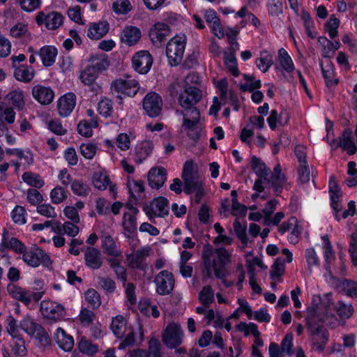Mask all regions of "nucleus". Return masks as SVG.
Returning a JSON list of instances; mask_svg holds the SVG:
<instances>
[{
  "mask_svg": "<svg viewBox=\"0 0 357 357\" xmlns=\"http://www.w3.org/2000/svg\"><path fill=\"white\" fill-rule=\"evenodd\" d=\"M202 97V91L194 86L186 87L179 95L178 102L182 109L176 110V113L183 116L182 127L184 130H192L199 122L200 112L196 105Z\"/></svg>",
  "mask_w": 357,
  "mask_h": 357,
  "instance_id": "obj_1",
  "label": "nucleus"
},
{
  "mask_svg": "<svg viewBox=\"0 0 357 357\" xmlns=\"http://www.w3.org/2000/svg\"><path fill=\"white\" fill-rule=\"evenodd\" d=\"M20 326L29 335L35 337L40 347H46L51 344V338L45 329L29 316L23 319Z\"/></svg>",
  "mask_w": 357,
  "mask_h": 357,
  "instance_id": "obj_2",
  "label": "nucleus"
},
{
  "mask_svg": "<svg viewBox=\"0 0 357 357\" xmlns=\"http://www.w3.org/2000/svg\"><path fill=\"white\" fill-rule=\"evenodd\" d=\"M139 89L138 81L128 75L116 79L111 83V91L120 98L121 95L132 97L137 94Z\"/></svg>",
  "mask_w": 357,
  "mask_h": 357,
  "instance_id": "obj_3",
  "label": "nucleus"
},
{
  "mask_svg": "<svg viewBox=\"0 0 357 357\" xmlns=\"http://www.w3.org/2000/svg\"><path fill=\"white\" fill-rule=\"evenodd\" d=\"M326 303V302H324L320 306H312L307 309L305 320L311 332H318L320 328L319 324L326 323L330 318H335L333 314L324 311V308L326 310L328 308L324 307Z\"/></svg>",
  "mask_w": 357,
  "mask_h": 357,
  "instance_id": "obj_4",
  "label": "nucleus"
},
{
  "mask_svg": "<svg viewBox=\"0 0 357 357\" xmlns=\"http://www.w3.org/2000/svg\"><path fill=\"white\" fill-rule=\"evenodd\" d=\"M186 39L184 36H176L167 44L166 55L172 66H178L183 56Z\"/></svg>",
  "mask_w": 357,
  "mask_h": 357,
  "instance_id": "obj_5",
  "label": "nucleus"
},
{
  "mask_svg": "<svg viewBox=\"0 0 357 357\" xmlns=\"http://www.w3.org/2000/svg\"><path fill=\"white\" fill-rule=\"evenodd\" d=\"M22 259L32 267H38L40 265L49 267L52 264L50 256L38 246L32 247L28 251L26 250L23 253Z\"/></svg>",
  "mask_w": 357,
  "mask_h": 357,
  "instance_id": "obj_6",
  "label": "nucleus"
},
{
  "mask_svg": "<svg viewBox=\"0 0 357 357\" xmlns=\"http://www.w3.org/2000/svg\"><path fill=\"white\" fill-rule=\"evenodd\" d=\"M182 178L184 182V192L188 195L195 192L201 186L197 171L194 169L193 162L188 160L183 168Z\"/></svg>",
  "mask_w": 357,
  "mask_h": 357,
  "instance_id": "obj_7",
  "label": "nucleus"
},
{
  "mask_svg": "<svg viewBox=\"0 0 357 357\" xmlns=\"http://www.w3.org/2000/svg\"><path fill=\"white\" fill-rule=\"evenodd\" d=\"M183 339V332L181 325L172 322L164 330L162 335V342L170 349H175L179 346Z\"/></svg>",
  "mask_w": 357,
  "mask_h": 357,
  "instance_id": "obj_8",
  "label": "nucleus"
},
{
  "mask_svg": "<svg viewBox=\"0 0 357 357\" xmlns=\"http://www.w3.org/2000/svg\"><path fill=\"white\" fill-rule=\"evenodd\" d=\"M144 211L151 221L155 218H165L169 214V202L164 197H158L146 205Z\"/></svg>",
  "mask_w": 357,
  "mask_h": 357,
  "instance_id": "obj_9",
  "label": "nucleus"
},
{
  "mask_svg": "<svg viewBox=\"0 0 357 357\" xmlns=\"http://www.w3.org/2000/svg\"><path fill=\"white\" fill-rule=\"evenodd\" d=\"M9 295L14 299L21 301L26 305L31 302V300L38 301L43 296V292H33L26 290L15 284H10L7 287Z\"/></svg>",
  "mask_w": 357,
  "mask_h": 357,
  "instance_id": "obj_10",
  "label": "nucleus"
},
{
  "mask_svg": "<svg viewBox=\"0 0 357 357\" xmlns=\"http://www.w3.org/2000/svg\"><path fill=\"white\" fill-rule=\"evenodd\" d=\"M155 291L162 296L169 295L174 290V278L173 274L164 270L158 273L154 279Z\"/></svg>",
  "mask_w": 357,
  "mask_h": 357,
  "instance_id": "obj_11",
  "label": "nucleus"
},
{
  "mask_svg": "<svg viewBox=\"0 0 357 357\" xmlns=\"http://www.w3.org/2000/svg\"><path fill=\"white\" fill-rule=\"evenodd\" d=\"M40 312L45 319L54 321L61 320L66 316L65 307L51 301L41 302Z\"/></svg>",
  "mask_w": 357,
  "mask_h": 357,
  "instance_id": "obj_12",
  "label": "nucleus"
},
{
  "mask_svg": "<svg viewBox=\"0 0 357 357\" xmlns=\"http://www.w3.org/2000/svg\"><path fill=\"white\" fill-rule=\"evenodd\" d=\"M143 109L150 117H157L161 114L163 102L162 98L155 92L148 93L143 99Z\"/></svg>",
  "mask_w": 357,
  "mask_h": 357,
  "instance_id": "obj_13",
  "label": "nucleus"
},
{
  "mask_svg": "<svg viewBox=\"0 0 357 357\" xmlns=\"http://www.w3.org/2000/svg\"><path fill=\"white\" fill-rule=\"evenodd\" d=\"M153 63V59L148 51L137 52L132 59V68L139 74H146Z\"/></svg>",
  "mask_w": 357,
  "mask_h": 357,
  "instance_id": "obj_14",
  "label": "nucleus"
},
{
  "mask_svg": "<svg viewBox=\"0 0 357 357\" xmlns=\"http://www.w3.org/2000/svg\"><path fill=\"white\" fill-rule=\"evenodd\" d=\"M63 15L57 12H51L47 15L39 12L36 17L38 25L45 24L47 29L51 30L59 28L63 23Z\"/></svg>",
  "mask_w": 357,
  "mask_h": 357,
  "instance_id": "obj_15",
  "label": "nucleus"
},
{
  "mask_svg": "<svg viewBox=\"0 0 357 357\" xmlns=\"http://www.w3.org/2000/svg\"><path fill=\"white\" fill-rule=\"evenodd\" d=\"M331 296V294L326 295L328 300L326 303L324 304V307H329L332 305L333 310L342 320L350 319L354 313V308L353 305L351 303H346L342 301H337L336 303H333L329 298Z\"/></svg>",
  "mask_w": 357,
  "mask_h": 357,
  "instance_id": "obj_16",
  "label": "nucleus"
},
{
  "mask_svg": "<svg viewBox=\"0 0 357 357\" xmlns=\"http://www.w3.org/2000/svg\"><path fill=\"white\" fill-rule=\"evenodd\" d=\"M153 144L151 141L144 140L138 143L133 151L132 158L137 164H141L152 152Z\"/></svg>",
  "mask_w": 357,
  "mask_h": 357,
  "instance_id": "obj_17",
  "label": "nucleus"
},
{
  "mask_svg": "<svg viewBox=\"0 0 357 357\" xmlns=\"http://www.w3.org/2000/svg\"><path fill=\"white\" fill-rule=\"evenodd\" d=\"M76 105V96L73 93H68L60 98L57 104L58 112L61 116H68Z\"/></svg>",
  "mask_w": 357,
  "mask_h": 357,
  "instance_id": "obj_18",
  "label": "nucleus"
},
{
  "mask_svg": "<svg viewBox=\"0 0 357 357\" xmlns=\"http://www.w3.org/2000/svg\"><path fill=\"white\" fill-rule=\"evenodd\" d=\"M167 179V171L162 167L151 168L148 174L149 184L152 188L159 189Z\"/></svg>",
  "mask_w": 357,
  "mask_h": 357,
  "instance_id": "obj_19",
  "label": "nucleus"
},
{
  "mask_svg": "<svg viewBox=\"0 0 357 357\" xmlns=\"http://www.w3.org/2000/svg\"><path fill=\"white\" fill-rule=\"evenodd\" d=\"M215 254V249L211 245L206 244L203 248L202 257L204 266V274L205 277L211 278L212 276L213 266L215 265L216 260L212 259L213 256Z\"/></svg>",
  "mask_w": 357,
  "mask_h": 357,
  "instance_id": "obj_20",
  "label": "nucleus"
},
{
  "mask_svg": "<svg viewBox=\"0 0 357 357\" xmlns=\"http://www.w3.org/2000/svg\"><path fill=\"white\" fill-rule=\"evenodd\" d=\"M32 96L40 104L49 105L54 99V93L50 87L38 84L33 87Z\"/></svg>",
  "mask_w": 357,
  "mask_h": 357,
  "instance_id": "obj_21",
  "label": "nucleus"
},
{
  "mask_svg": "<svg viewBox=\"0 0 357 357\" xmlns=\"http://www.w3.org/2000/svg\"><path fill=\"white\" fill-rule=\"evenodd\" d=\"M170 33L169 27L162 22H158L151 28L149 37L154 44L161 43Z\"/></svg>",
  "mask_w": 357,
  "mask_h": 357,
  "instance_id": "obj_22",
  "label": "nucleus"
},
{
  "mask_svg": "<svg viewBox=\"0 0 357 357\" xmlns=\"http://www.w3.org/2000/svg\"><path fill=\"white\" fill-rule=\"evenodd\" d=\"M85 264L86 266L98 269L102 265L101 252L94 247H88L84 253Z\"/></svg>",
  "mask_w": 357,
  "mask_h": 357,
  "instance_id": "obj_23",
  "label": "nucleus"
},
{
  "mask_svg": "<svg viewBox=\"0 0 357 357\" xmlns=\"http://www.w3.org/2000/svg\"><path fill=\"white\" fill-rule=\"evenodd\" d=\"M102 247L105 254L118 258L122 257V251L119 248L116 241L109 234L101 236Z\"/></svg>",
  "mask_w": 357,
  "mask_h": 357,
  "instance_id": "obj_24",
  "label": "nucleus"
},
{
  "mask_svg": "<svg viewBox=\"0 0 357 357\" xmlns=\"http://www.w3.org/2000/svg\"><path fill=\"white\" fill-rule=\"evenodd\" d=\"M92 182L96 188L100 190H104L109 185V190L111 194L115 197L116 186L110 184L109 176L101 172H96L92 178Z\"/></svg>",
  "mask_w": 357,
  "mask_h": 357,
  "instance_id": "obj_25",
  "label": "nucleus"
},
{
  "mask_svg": "<svg viewBox=\"0 0 357 357\" xmlns=\"http://www.w3.org/2000/svg\"><path fill=\"white\" fill-rule=\"evenodd\" d=\"M89 62V64L88 66L99 75L106 70L110 65L108 56L105 54L91 56Z\"/></svg>",
  "mask_w": 357,
  "mask_h": 357,
  "instance_id": "obj_26",
  "label": "nucleus"
},
{
  "mask_svg": "<svg viewBox=\"0 0 357 357\" xmlns=\"http://www.w3.org/2000/svg\"><path fill=\"white\" fill-rule=\"evenodd\" d=\"M149 252L150 248L148 247L133 252L128 257L130 266L134 268L144 269L142 262L149 255Z\"/></svg>",
  "mask_w": 357,
  "mask_h": 357,
  "instance_id": "obj_27",
  "label": "nucleus"
},
{
  "mask_svg": "<svg viewBox=\"0 0 357 357\" xmlns=\"http://www.w3.org/2000/svg\"><path fill=\"white\" fill-rule=\"evenodd\" d=\"M14 76L18 81L29 83L34 77L36 71L32 66L26 65H19L14 68Z\"/></svg>",
  "mask_w": 357,
  "mask_h": 357,
  "instance_id": "obj_28",
  "label": "nucleus"
},
{
  "mask_svg": "<svg viewBox=\"0 0 357 357\" xmlns=\"http://www.w3.org/2000/svg\"><path fill=\"white\" fill-rule=\"evenodd\" d=\"M121 41L128 46L135 45L141 38V31L135 26H126L121 34Z\"/></svg>",
  "mask_w": 357,
  "mask_h": 357,
  "instance_id": "obj_29",
  "label": "nucleus"
},
{
  "mask_svg": "<svg viewBox=\"0 0 357 357\" xmlns=\"http://www.w3.org/2000/svg\"><path fill=\"white\" fill-rule=\"evenodd\" d=\"M54 339L59 347L66 351H70L74 346L73 337L66 334L61 328H59L55 333Z\"/></svg>",
  "mask_w": 357,
  "mask_h": 357,
  "instance_id": "obj_30",
  "label": "nucleus"
},
{
  "mask_svg": "<svg viewBox=\"0 0 357 357\" xmlns=\"http://www.w3.org/2000/svg\"><path fill=\"white\" fill-rule=\"evenodd\" d=\"M109 31V24L102 21L91 24L88 29L87 36L92 40H99Z\"/></svg>",
  "mask_w": 357,
  "mask_h": 357,
  "instance_id": "obj_31",
  "label": "nucleus"
},
{
  "mask_svg": "<svg viewBox=\"0 0 357 357\" xmlns=\"http://www.w3.org/2000/svg\"><path fill=\"white\" fill-rule=\"evenodd\" d=\"M99 74H98L93 69L89 66H87L84 70H83L79 75L81 82L88 86H93V90L98 91L100 89V87L95 83L96 79L98 78Z\"/></svg>",
  "mask_w": 357,
  "mask_h": 357,
  "instance_id": "obj_32",
  "label": "nucleus"
},
{
  "mask_svg": "<svg viewBox=\"0 0 357 357\" xmlns=\"http://www.w3.org/2000/svg\"><path fill=\"white\" fill-rule=\"evenodd\" d=\"M38 54L43 66L49 67L55 62L57 50L54 46L46 45L40 48Z\"/></svg>",
  "mask_w": 357,
  "mask_h": 357,
  "instance_id": "obj_33",
  "label": "nucleus"
},
{
  "mask_svg": "<svg viewBox=\"0 0 357 357\" xmlns=\"http://www.w3.org/2000/svg\"><path fill=\"white\" fill-rule=\"evenodd\" d=\"M139 210L133 206H130V211L126 212L123 217V227L128 233H133L137 228V220L135 215L138 213Z\"/></svg>",
  "mask_w": 357,
  "mask_h": 357,
  "instance_id": "obj_34",
  "label": "nucleus"
},
{
  "mask_svg": "<svg viewBox=\"0 0 357 357\" xmlns=\"http://www.w3.org/2000/svg\"><path fill=\"white\" fill-rule=\"evenodd\" d=\"M339 146L347 151L349 155L356 152L357 148L353 141L352 132L351 130H345L340 137Z\"/></svg>",
  "mask_w": 357,
  "mask_h": 357,
  "instance_id": "obj_35",
  "label": "nucleus"
},
{
  "mask_svg": "<svg viewBox=\"0 0 357 357\" xmlns=\"http://www.w3.org/2000/svg\"><path fill=\"white\" fill-rule=\"evenodd\" d=\"M107 262L110 268L114 272L116 278L121 280L123 285L125 286L127 280V271L126 268L121 264L120 261L117 258L108 259Z\"/></svg>",
  "mask_w": 357,
  "mask_h": 357,
  "instance_id": "obj_36",
  "label": "nucleus"
},
{
  "mask_svg": "<svg viewBox=\"0 0 357 357\" xmlns=\"http://www.w3.org/2000/svg\"><path fill=\"white\" fill-rule=\"evenodd\" d=\"M113 333L118 338H121L126 332V321L121 315H118L112 319L110 326Z\"/></svg>",
  "mask_w": 357,
  "mask_h": 357,
  "instance_id": "obj_37",
  "label": "nucleus"
},
{
  "mask_svg": "<svg viewBox=\"0 0 357 357\" xmlns=\"http://www.w3.org/2000/svg\"><path fill=\"white\" fill-rule=\"evenodd\" d=\"M251 167L259 178H263L264 180L268 179L270 169L259 158L256 156L252 157Z\"/></svg>",
  "mask_w": 357,
  "mask_h": 357,
  "instance_id": "obj_38",
  "label": "nucleus"
},
{
  "mask_svg": "<svg viewBox=\"0 0 357 357\" xmlns=\"http://www.w3.org/2000/svg\"><path fill=\"white\" fill-rule=\"evenodd\" d=\"M278 61L282 68L287 73H291L294 70L293 61L287 52L280 48L278 51Z\"/></svg>",
  "mask_w": 357,
  "mask_h": 357,
  "instance_id": "obj_39",
  "label": "nucleus"
},
{
  "mask_svg": "<svg viewBox=\"0 0 357 357\" xmlns=\"http://www.w3.org/2000/svg\"><path fill=\"white\" fill-rule=\"evenodd\" d=\"M139 310L146 316L152 315L154 318L160 316V312L155 305H152L149 299H143L139 301Z\"/></svg>",
  "mask_w": 357,
  "mask_h": 357,
  "instance_id": "obj_40",
  "label": "nucleus"
},
{
  "mask_svg": "<svg viewBox=\"0 0 357 357\" xmlns=\"http://www.w3.org/2000/svg\"><path fill=\"white\" fill-rule=\"evenodd\" d=\"M12 351L15 356L24 357L27 354V350L25 347V341L21 336L13 337Z\"/></svg>",
  "mask_w": 357,
  "mask_h": 357,
  "instance_id": "obj_41",
  "label": "nucleus"
},
{
  "mask_svg": "<svg viewBox=\"0 0 357 357\" xmlns=\"http://www.w3.org/2000/svg\"><path fill=\"white\" fill-rule=\"evenodd\" d=\"M98 126V121L91 119V122H88L86 120L82 121L77 125V131L78 132L86 137H89L93 134V128H96Z\"/></svg>",
  "mask_w": 357,
  "mask_h": 357,
  "instance_id": "obj_42",
  "label": "nucleus"
},
{
  "mask_svg": "<svg viewBox=\"0 0 357 357\" xmlns=\"http://www.w3.org/2000/svg\"><path fill=\"white\" fill-rule=\"evenodd\" d=\"M10 34L15 38H29L30 32L28 30L27 24L24 23H17L10 29Z\"/></svg>",
  "mask_w": 357,
  "mask_h": 357,
  "instance_id": "obj_43",
  "label": "nucleus"
},
{
  "mask_svg": "<svg viewBox=\"0 0 357 357\" xmlns=\"http://www.w3.org/2000/svg\"><path fill=\"white\" fill-rule=\"evenodd\" d=\"M7 98L11 101L13 105L18 110H22L25 105L24 96L22 91L14 90L7 95Z\"/></svg>",
  "mask_w": 357,
  "mask_h": 357,
  "instance_id": "obj_44",
  "label": "nucleus"
},
{
  "mask_svg": "<svg viewBox=\"0 0 357 357\" xmlns=\"http://www.w3.org/2000/svg\"><path fill=\"white\" fill-rule=\"evenodd\" d=\"M258 68L263 73H266L273 64V56L267 51L261 52V56L256 60Z\"/></svg>",
  "mask_w": 357,
  "mask_h": 357,
  "instance_id": "obj_45",
  "label": "nucleus"
},
{
  "mask_svg": "<svg viewBox=\"0 0 357 357\" xmlns=\"http://www.w3.org/2000/svg\"><path fill=\"white\" fill-rule=\"evenodd\" d=\"M71 190L73 193L80 197L87 196L91 190L90 187L80 180H75L72 182Z\"/></svg>",
  "mask_w": 357,
  "mask_h": 357,
  "instance_id": "obj_46",
  "label": "nucleus"
},
{
  "mask_svg": "<svg viewBox=\"0 0 357 357\" xmlns=\"http://www.w3.org/2000/svg\"><path fill=\"white\" fill-rule=\"evenodd\" d=\"M320 66L321 68L322 75L324 77L326 84L328 87L335 86L338 83V79L334 78V72L331 66H329L328 68H324L323 66V61H319Z\"/></svg>",
  "mask_w": 357,
  "mask_h": 357,
  "instance_id": "obj_47",
  "label": "nucleus"
},
{
  "mask_svg": "<svg viewBox=\"0 0 357 357\" xmlns=\"http://www.w3.org/2000/svg\"><path fill=\"white\" fill-rule=\"evenodd\" d=\"M282 113L280 114V117H278V114L277 110L273 109L271 112L270 116L268 118L267 121L268 123V125L270 128L272 130H275L277 126V122H278L279 124L284 126L289 121V116L287 113H285V118L284 120H282Z\"/></svg>",
  "mask_w": 357,
  "mask_h": 357,
  "instance_id": "obj_48",
  "label": "nucleus"
},
{
  "mask_svg": "<svg viewBox=\"0 0 357 357\" xmlns=\"http://www.w3.org/2000/svg\"><path fill=\"white\" fill-rule=\"evenodd\" d=\"M341 284L342 289L347 296L352 298H357V282L356 281L344 279Z\"/></svg>",
  "mask_w": 357,
  "mask_h": 357,
  "instance_id": "obj_49",
  "label": "nucleus"
},
{
  "mask_svg": "<svg viewBox=\"0 0 357 357\" xmlns=\"http://www.w3.org/2000/svg\"><path fill=\"white\" fill-rule=\"evenodd\" d=\"M22 179L28 185L37 188H42L45 183L39 175L33 174L31 172L24 173L22 175Z\"/></svg>",
  "mask_w": 357,
  "mask_h": 357,
  "instance_id": "obj_50",
  "label": "nucleus"
},
{
  "mask_svg": "<svg viewBox=\"0 0 357 357\" xmlns=\"http://www.w3.org/2000/svg\"><path fill=\"white\" fill-rule=\"evenodd\" d=\"M225 64L234 76L237 77L239 75L236 59L234 52L225 53Z\"/></svg>",
  "mask_w": 357,
  "mask_h": 357,
  "instance_id": "obj_51",
  "label": "nucleus"
},
{
  "mask_svg": "<svg viewBox=\"0 0 357 357\" xmlns=\"http://www.w3.org/2000/svg\"><path fill=\"white\" fill-rule=\"evenodd\" d=\"M199 299L205 307H208L214 301L213 291L210 286L203 287L199 293Z\"/></svg>",
  "mask_w": 357,
  "mask_h": 357,
  "instance_id": "obj_52",
  "label": "nucleus"
},
{
  "mask_svg": "<svg viewBox=\"0 0 357 357\" xmlns=\"http://www.w3.org/2000/svg\"><path fill=\"white\" fill-rule=\"evenodd\" d=\"M134 136L130 133L119 134L116 139V144L119 149L121 151H128L130 148V140L134 139Z\"/></svg>",
  "mask_w": 357,
  "mask_h": 357,
  "instance_id": "obj_53",
  "label": "nucleus"
},
{
  "mask_svg": "<svg viewBox=\"0 0 357 357\" xmlns=\"http://www.w3.org/2000/svg\"><path fill=\"white\" fill-rule=\"evenodd\" d=\"M215 255L220 266L225 267L231 261V253L226 248L221 247L215 249Z\"/></svg>",
  "mask_w": 357,
  "mask_h": 357,
  "instance_id": "obj_54",
  "label": "nucleus"
},
{
  "mask_svg": "<svg viewBox=\"0 0 357 357\" xmlns=\"http://www.w3.org/2000/svg\"><path fill=\"white\" fill-rule=\"evenodd\" d=\"M234 229L237 236L240 239L243 247L245 248L248 243V238L246 236V227L242 225L239 221L236 220L234 222Z\"/></svg>",
  "mask_w": 357,
  "mask_h": 357,
  "instance_id": "obj_55",
  "label": "nucleus"
},
{
  "mask_svg": "<svg viewBox=\"0 0 357 357\" xmlns=\"http://www.w3.org/2000/svg\"><path fill=\"white\" fill-rule=\"evenodd\" d=\"M85 298L86 302L93 308H98L100 305V298L99 294L93 289H88L85 293Z\"/></svg>",
  "mask_w": 357,
  "mask_h": 357,
  "instance_id": "obj_56",
  "label": "nucleus"
},
{
  "mask_svg": "<svg viewBox=\"0 0 357 357\" xmlns=\"http://www.w3.org/2000/svg\"><path fill=\"white\" fill-rule=\"evenodd\" d=\"M95 318V313L87 308H82L79 314V320L81 324L86 327L91 324Z\"/></svg>",
  "mask_w": 357,
  "mask_h": 357,
  "instance_id": "obj_57",
  "label": "nucleus"
},
{
  "mask_svg": "<svg viewBox=\"0 0 357 357\" xmlns=\"http://www.w3.org/2000/svg\"><path fill=\"white\" fill-rule=\"evenodd\" d=\"M26 211L21 206H16L11 213L13 222L18 225H24L26 222Z\"/></svg>",
  "mask_w": 357,
  "mask_h": 357,
  "instance_id": "obj_58",
  "label": "nucleus"
},
{
  "mask_svg": "<svg viewBox=\"0 0 357 357\" xmlns=\"http://www.w3.org/2000/svg\"><path fill=\"white\" fill-rule=\"evenodd\" d=\"M78 348L82 353L87 355H93L98 351V347L85 339L80 340Z\"/></svg>",
  "mask_w": 357,
  "mask_h": 357,
  "instance_id": "obj_59",
  "label": "nucleus"
},
{
  "mask_svg": "<svg viewBox=\"0 0 357 357\" xmlns=\"http://www.w3.org/2000/svg\"><path fill=\"white\" fill-rule=\"evenodd\" d=\"M50 198L54 204H59L67 198V193L62 187L56 186L51 191Z\"/></svg>",
  "mask_w": 357,
  "mask_h": 357,
  "instance_id": "obj_60",
  "label": "nucleus"
},
{
  "mask_svg": "<svg viewBox=\"0 0 357 357\" xmlns=\"http://www.w3.org/2000/svg\"><path fill=\"white\" fill-rule=\"evenodd\" d=\"M98 110L102 116L105 117L111 116L113 110L112 100L107 98L100 100L98 102Z\"/></svg>",
  "mask_w": 357,
  "mask_h": 357,
  "instance_id": "obj_61",
  "label": "nucleus"
},
{
  "mask_svg": "<svg viewBox=\"0 0 357 357\" xmlns=\"http://www.w3.org/2000/svg\"><path fill=\"white\" fill-rule=\"evenodd\" d=\"M340 25V20L334 15H331L328 22L325 24V27L331 38L337 36V28Z\"/></svg>",
  "mask_w": 357,
  "mask_h": 357,
  "instance_id": "obj_62",
  "label": "nucleus"
},
{
  "mask_svg": "<svg viewBox=\"0 0 357 357\" xmlns=\"http://www.w3.org/2000/svg\"><path fill=\"white\" fill-rule=\"evenodd\" d=\"M112 8L117 14H126L131 10L132 6L128 0H117L113 3Z\"/></svg>",
  "mask_w": 357,
  "mask_h": 357,
  "instance_id": "obj_63",
  "label": "nucleus"
},
{
  "mask_svg": "<svg viewBox=\"0 0 357 357\" xmlns=\"http://www.w3.org/2000/svg\"><path fill=\"white\" fill-rule=\"evenodd\" d=\"M148 354L153 357H162L161 344L156 338H151L149 343Z\"/></svg>",
  "mask_w": 357,
  "mask_h": 357,
  "instance_id": "obj_64",
  "label": "nucleus"
}]
</instances>
